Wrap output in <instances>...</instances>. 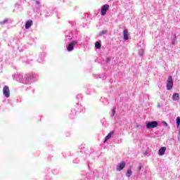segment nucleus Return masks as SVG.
<instances>
[{
    "label": "nucleus",
    "instance_id": "f257e3e1",
    "mask_svg": "<svg viewBox=\"0 0 180 180\" xmlns=\"http://www.w3.org/2000/svg\"><path fill=\"white\" fill-rule=\"evenodd\" d=\"M19 81L22 82V84H32L34 81V76L33 75H25L24 76H19Z\"/></svg>",
    "mask_w": 180,
    "mask_h": 180
},
{
    "label": "nucleus",
    "instance_id": "f03ea898",
    "mask_svg": "<svg viewBox=\"0 0 180 180\" xmlns=\"http://www.w3.org/2000/svg\"><path fill=\"white\" fill-rule=\"evenodd\" d=\"M172 88H174V79H172V76H169L166 83V89L171 91Z\"/></svg>",
    "mask_w": 180,
    "mask_h": 180
},
{
    "label": "nucleus",
    "instance_id": "7ed1b4c3",
    "mask_svg": "<svg viewBox=\"0 0 180 180\" xmlns=\"http://www.w3.org/2000/svg\"><path fill=\"white\" fill-rule=\"evenodd\" d=\"M101 16H105L108 11H109V4H105L101 7Z\"/></svg>",
    "mask_w": 180,
    "mask_h": 180
},
{
    "label": "nucleus",
    "instance_id": "20e7f679",
    "mask_svg": "<svg viewBox=\"0 0 180 180\" xmlns=\"http://www.w3.org/2000/svg\"><path fill=\"white\" fill-rule=\"evenodd\" d=\"M157 126H158V122L156 121L149 122L146 124V128L150 130V129H154L157 127Z\"/></svg>",
    "mask_w": 180,
    "mask_h": 180
},
{
    "label": "nucleus",
    "instance_id": "39448f33",
    "mask_svg": "<svg viewBox=\"0 0 180 180\" xmlns=\"http://www.w3.org/2000/svg\"><path fill=\"white\" fill-rule=\"evenodd\" d=\"M3 94L6 98H9V96H11V91L9 90V87H8V86H4Z\"/></svg>",
    "mask_w": 180,
    "mask_h": 180
},
{
    "label": "nucleus",
    "instance_id": "423d86ee",
    "mask_svg": "<svg viewBox=\"0 0 180 180\" xmlns=\"http://www.w3.org/2000/svg\"><path fill=\"white\" fill-rule=\"evenodd\" d=\"M75 44H78V41H72V42H70L67 47V51H72V50H74V46H75Z\"/></svg>",
    "mask_w": 180,
    "mask_h": 180
},
{
    "label": "nucleus",
    "instance_id": "0eeeda50",
    "mask_svg": "<svg viewBox=\"0 0 180 180\" xmlns=\"http://www.w3.org/2000/svg\"><path fill=\"white\" fill-rule=\"evenodd\" d=\"M124 167H126V162H122L117 165L116 169L117 171H122Z\"/></svg>",
    "mask_w": 180,
    "mask_h": 180
},
{
    "label": "nucleus",
    "instance_id": "6e6552de",
    "mask_svg": "<svg viewBox=\"0 0 180 180\" xmlns=\"http://www.w3.org/2000/svg\"><path fill=\"white\" fill-rule=\"evenodd\" d=\"M32 25H33V21H32V20H30L27 21L25 23V29H30V27H32Z\"/></svg>",
    "mask_w": 180,
    "mask_h": 180
},
{
    "label": "nucleus",
    "instance_id": "1a4fd4ad",
    "mask_svg": "<svg viewBox=\"0 0 180 180\" xmlns=\"http://www.w3.org/2000/svg\"><path fill=\"white\" fill-rule=\"evenodd\" d=\"M165 151H167L166 147H162L159 149V155H164L165 154Z\"/></svg>",
    "mask_w": 180,
    "mask_h": 180
},
{
    "label": "nucleus",
    "instance_id": "9d476101",
    "mask_svg": "<svg viewBox=\"0 0 180 180\" xmlns=\"http://www.w3.org/2000/svg\"><path fill=\"white\" fill-rule=\"evenodd\" d=\"M172 101H179V94L174 93L172 96Z\"/></svg>",
    "mask_w": 180,
    "mask_h": 180
},
{
    "label": "nucleus",
    "instance_id": "9b49d317",
    "mask_svg": "<svg viewBox=\"0 0 180 180\" xmlns=\"http://www.w3.org/2000/svg\"><path fill=\"white\" fill-rule=\"evenodd\" d=\"M115 133V131H111L110 133H109L106 136H105V141H104V143H106L108 141V140H109L111 137H112V135Z\"/></svg>",
    "mask_w": 180,
    "mask_h": 180
},
{
    "label": "nucleus",
    "instance_id": "f8f14e48",
    "mask_svg": "<svg viewBox=\"0 0 180 180\" xmlns=\"http://www.w3.org/2000/svg\"><path fill=\"white\" fill-rule=\"evenodd\" d=\"M124 39L129 40V31L124 30Z\"/></svg>",
    "mask_w": 180,
    "mask_h": 180
},
{
    "label": "nucleus",
    "instance_id": "ddd939ff",
    "mask_svg": "<svg viewBox=\"0 0 180 180\" xmlns=\"http://www.w3.org/2000/svg\"><path fill=\"white\" fill-rule=\"evenodd\" d=\"M126 176H127V178H130L131 176V168L128 169V170L126 173Z\"/></svg>",
    "mask_w": 180,
    "mask_h": 180
},
{
    "label": "nucleus",
    "instance_id": "4468645a",
    "mask_svg": "<svg viewBox=\"0 0 180 180\" xmlns=\"http://www.w3.org/2000/svg\"><path fill=\"white\" fill-rule=\"evenodd\" d=\"M95 47L97 49H101V43H99V41H96V44H95Z\"/></svg>",
    "mask_w": 180,
    "mask_h": 180
},
{
    "label": "nucleus",
    "instance_id": "2eb2a0df",
    "mask_svg": "<svg viewBox=\"0 0 180 180\" xmlns=\"http://www.w3.org/2000/svg\"><path fill=\"white\" fill-rule=\"evenodd\" d=\"M139 54L141 57H143V56H144V49H140L139 51Z\"/></svg>",
    "mask_w": 180,
    "mask_h": 180
},
{
    "label": "nucleus",
    "instance_id": "dca6fc26",
    "mask_svg": "<svg viewBox=\"0 0 180 180\" xmlns=\"http://www.w3.org/2000/svg\"><path fill=\"white\" fill-rule=\"evenodd\" d=\"M8 18L4 19L3 21L0 22V25H5V23H8Z\"/></svg>",
    "mask_w": 180,
    "mask_h": 180
},
{
    "label": "nucleus",
    "instance_id": "f3484780",
    "mask_svg": "<svg viewBox=\"0 0 180 180\" xmlns=\"http://www.w3.org/2000/svg\"><path fill=\"white\" fill-rule=\"evenodd\" d=\"M107 33H108V31H107V30L101 31V32L99 33V36H103V34H106Z\"/></svg>",
    "mask_w": 180,
    "mask_h": 180
},
{
    "label": "nucleus",
    "instance_id": "a211bd4d",
    "mask_svg": "<svg viewBox=\"0 0 180 180\" xmlns=\"http://www.w3.org/2000/svg\"><path fill=\"white\" fill-rule=\"evenodd\" d=\"M176 124H177V127H179V124H180V117H176Z\"/></svg>",
    "mask_w": 180,
    "mask_h": 180
},
{
    "label": "nucleus",
    "instance_id": "6ab92c4d",
    "mask_svg": "<svg viewBox=\"0 0 180 180\" xmlns=\"http://www.w3.org/2000/svg\"><path fill=\"white\" fill-rule=\"evenodd\" d=\"M116 113V110H115V108H113L111 111V116L113 117L115 116V114Z\"/></svg>",
    "mask_w": 180,
    "mask_h": 180
},
{
    "label": "nucleus",
    "instance_id": "aec40b11",
    "mask_svg": "<svg viewBox=\"0 0 180 180\" xmlns=\"http://www.w3.org/2000/svg\"><path fill=\"white\" fill-rule=\"evenodd\" d=\"M34 1H35L36 5H39V8L41 7V5H40V1H39V0H34Z\"/></svg>",
    "mask_w": 180,
    "mask_h": 180
},
{
    "label": "nucleus",
    "instance_id": "412c9836",
    "mask_svg": "<svg viewBox=\"0 0 180 180\" xmlns=\"http://www.w3.org/2000/svg\"><path fill=\"white\" fill-rule=\"evenodd\" d=\"M163 106H164V103H158V108H162Z\"/></svg>",
    "mask_w": 180,
    "mask_h": 180
},
{
    "label": "nucleus",
    "instance_id": "4be33fe9",
    "mask_svg": "<svg viewBox=\"0 0 180 180\" xmlns=\"http://www.w3.org/2000/svg\"><path fill=\"white\" fill-rule=\"evenodd\" d=\"M177 140H178V141H180V127H179V131L178 136H177Z\"/></svg>",
    "mask_w": 180,
    "mask_h": 180
},
{
    "label": "nucleus",
    "instance_id": "5701e85b",
    "mask_svg": "<svg viewBox=\"0 0 180 180\" xmlns=\"http://www.w3.org/2000/svg\"><path fill=\"white\" fill-rule=\"evenodd\" d=\"M141 168H143V166L140 165L139 167H138V171H141Z\"/></svg>",
    "mask_w": 180,
    "mask_h": 180
},
{
    "label": "nucleus",
    "instance_id": "b1692460",
    "mask_svg": "<svg viewBox=\"0 0 180 180\" xmlns=\"http://www.w3.org/2000/svg\"><path fill=\"white\" fill-rule=\"evenodd\" d=\"M162 124H164V126H165L166 127H168V123H167L166 122H163Z\"/></svg>",
    "mask_w": 180,
    "mask_h": 180
},
{
    "label": "nucleus",
    "instance_id": "393cba45",
    "mask_svg": "<svg viewBox=\"0 0 180 180\" xmlns=\"http://www.w3.org/2000/svg\"><path fill=\"white\" fill-rule=\"evenodd\" d=\"M144 155H147L148 157V155H150V154H148V152L146 151L143 153Z\"/></svg>",
    "mask_w": 180,
    "mask_h": 180
}]
</instances>
